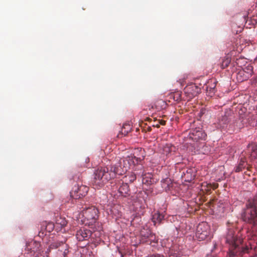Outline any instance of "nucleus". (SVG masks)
<instances>
[{"instance_id":"29","label":"nucleus","mask_w":257,"mask_h":257,"mask_svg":"<svg viewBox=\"0 0 257 257\" xmlns=\"http://www.w3.org/2000/svg\"><path fill=\"white\" fill-rule=\"evenodd\" d=\"M230 58L228 56H226L222 59L221 63V67L222 69H224L227 67L230 63Z\"/></svg>"},{"instance_id":"35","label":"nucleus","mask_w":257,"mask_h":257,"mask_svg":"<svg viewBox=\"0 0 257 257\" xmlns=\"http://www.w3.org/2000/svg\"><path fill=\"white\" fill-rule=\"evenodd\" d=\"M212 189H215L218 187V184L216 183L211 184Z\"/></svg>"},{"instance_id":"7","label":"nucleus","mask_w":257,"mask_h":257,"mask_svg":"<svg viewBox=\"0 0 257 257\" xmlns=\"http://www.w3.org/2000/svg\"><path fill=\"white\" fill-rule=\"evenodd\" d=\"M248 119L247 116L245 115H239L232 123L228 125V131L234 132L239 131L247 124Z\"/></svg>"},{"instance_id":"9","label":"nucleus","mask_w":257,"mask_h":257,"mask_svg":"<svg viewBox=\"0 0 257 257\" xmlns=\"http://www.w3.org/2000/svg\"><path fill=\"white\" fill-rule=\"evenodd\" d=\"M207 135L206 133L200 128H196L189 133V138L194 141L204 140Z\"/></svg>"},{"instance_id":"32","label":"nucleus","mask_w":257,"mask_h":257,"mask_svg":"<svg viewBox=\"0 0 257 257\" xmlns=\"http://www.w3.org/2000/svg\"><path fill=\"white\" fill-rule=\"evenodd\" d=\"M47 254L46 255H45L43 252H39L34 257H52L49 253Z\"/></svg>"},{"instance_id":"18","label":"nucleus","mask_w":257,"mask_h":257,"mask_svg":"<svg viewBox=\"0 0 257 257\" xmlns=\"http://www.w3.org/2000/svg\"><path fill=\"white\" fill-rule=\"evenodd\" d=\"M124 181H122V185L118 188V191L122 196H125L128 194L130 189L127 183H123Z\"/></svg>"},{"instance_id":"13","label":"nucleus","mask_w":257,"mask_h":257,"mask_svg":"<svg viewBox=\"0 0 257 257\" xmlns=\"http://www.w3.org/2000/svg\"><path fill=\"white\" fill-rule=\"evenodd\" d=\"M247 153L251 160L257 158V146L255 144H250L247 146Z\"/></svg>"},{"instance_id":"42","label":"nucleus","mask_w":257,"mask_h":257,"mask_svg":"<svg viewBox=\"0 0 257 257\" xmlns=\"http://www.w3.org/2000/svg\"><path fill=\"white\" fill-rule=\"evenodd\" d=\"M164 182H167L168 181V179L164 180Z\"/></svg>"},{"instance_id":"25","label":"nucleus","mask_w":257,"mask_h":257,"mask_svg":"<svg viewBox=\"0 0 257 257\" xmlns=\"http://www.w3.org/2000/svg\"><path fill=\"white\" fill-rule=\"evenodd\" d=\"M212 189L211 183L204 182L202 184L201 190L206 193H210Z\"/></svg>"},{"instance_id":"2","label":"nucleus","mask_w":257,"mask_h":257,"mask_svg":"<svg viewBox=\"0 0 257 257\" xmlns=\"http://www.w3.org/2000/svg\"><path fill=\"white\" fill-rule=\"evenodd\" d=\"M144 160V157H137L135 156H128L126 159H122L119 160L120 165L118 167H115L114 172L116 174L121 175L127 171L130 168V166L132 165L134 166V171L135 172L143 173V182H144V167L142 165V161Z\"/></svg>"},{"instance_id":"22","label":"nucleus","mask_w":257,"mask_h":257,"mask_svg":"<svg viewBox=\"0 0 257 257\" xmlns=\"http://www.w3.org/2000/svg\"><path fill=\"white\" fill-rule=\"evenodd\" d=\"M215 82H213L212 84H209L206 87V92L208 96L212 97L215 92Z\"/></svg>"},{"instance_id":"24","label":"nucleus","mask_w":257,"mask_h":257,"mask_svg":"<svg viewBox=\"0 0 257 257\" xmlns=\"http://www.w3.org/2000/svg\"><path fill=\"white\" fill-rule=\"evenodd\" d=\"M123 209L119 205H113V214L116 216V218L121 216L122 210Z\"/></svg>"},{"instance_id":"5","label":"nucleus","mask_w":257,"mask_h":257,"mask_svg":"<svg viewBox=\"0 0 257 257\" xmlns=\"http://www.w3.org/2000/svg\"><path fill=\"white\" fill-rule=\"evenodd\" d=\"M140 243H147L154 246L157 243L156 236L148 228H143L140 231Z\"/></svg>"},{"instance_id":"23","label":"nucleus","mask_w":257,"mask_h":257,"mask_svg":"<svg viewBox=\"0 0 257 257\" xmlns=\"http://www.w3.org/2000/svg\"><path fill=\"white\" fill-rule=\"evenodd\" d=\"M132 130V126L129 123H124L122 127L121 128V130L120 131V134L118 135V136L120 135L125 136L129 132H130Z\"/></svg>"},{"instance_id":"11","label":"nucleus","mask_w":257,"mask_h":257,"mask_svg":"<svg viewBox=\"0 0 257 257\" xmlns=\"http://www.w3.org/2000/svg\"><path fill=\"white\" fill-rule=\"evenodd\" d=\"M55 227V225L52 222H44L43 223L41 230L39 233L40 237H44L47 235V233L51 232Z\"/></svg>"},{"instance_id":"20","label":"nucleus","mask_w":257,"mask_h":257,"mask_svg":"<svg viewBox=\"0 0 257 257\" xmlns=\"http://www.w3.org/2000/svg\"><path fill=\"white\" fill-rule=\"evenodd\" d=\"M175 150L174 146L170 144H167L163 148V153L167 156H169L172 154L173 152H175Z\"/></svg>"},{"instance_id":"26","label":"nucleus","mask_w":257,"mask_h":257,"mask_svg":"<svg viewBox=\"0 0 257 257\" xmlns=\"http://www.w3.org/2000/svg\"><path fill=\"white\" fill-rule=\"evenodd\" d=\"M248 251L247 252H244L240 257H257L256 254H254V250L250 245L248 247Z\"/></svg>"},{"instance_id":"41","label":"nucleus","mask_w":257,"mask_h":257,"mask_svg":"<svg viewBox=\"0 0 257 257\" xmlns=\"http://www.w3.org/2000/svg\"><path fill=\"white\" fill-rule=\"evenodd\" d=\"M153 126H156V127L158 128V127H160V124H159V123H157V124H153Z\"/></svg>"},{"instance_id":"12","label":"nucleus","mask_w":257,"mask_h":257,"mask_svg":"<svg viewBox=\"0 0 257 257\" xmlns=\"http://www.w3.org/2000/svg\"><path fill=\"white\" fill-rule=\"evenodd\" d=\"M67 224V221L65 218L59 217L57 218L55 224L56 229L64 232L66 231L65 227Z\"/></svg>"},{"instance_id":"14","label":"nucleus","mask_w":257,"mask_h":257,"mask_svg":"<svg viewBox=\"0 0 257 257\" xmlns=\"http://www.w3.org/2000/svg\"><path fill=\"white\" fill-rule=\"evenodd\" d=\"M141 176L143 177V173L141 172H134L132 173L130 175L125 176L123 177L124 181L129 182L130 183L133 182L137 178V176Z\"/></svg>"},{"instance_id":"8","label":"nucleus","mask_w":257,"mask_h":257,"mask_svg":"<svg viewBox=\"0 0 257 257\" xmlns=\"http://www.w3.org/2000/svg\"><path fill=\"white\" fill-rule=\"evenodd\" d=\"M200 88L195 84H190L186 86L184 89V93L188 99H191L200 92Z\"/></svg>"},{"instance_id":"21","label":"nucleus","mask_w":257,"mask_h":257,"mask_svg":"<svg viewBox=\"0 0 257 257\" xmlns=\"http://www.w3.org/2000/svg\"><path fill=\"white\" fill-rule=\"evenodd\" d=\"M230 119V118L229 117V116L225 114L224 115L222 116V118L219 119V125L220 126L223 128L225 127H228V123L229 121V120Z\"/></svg>"},{"instance_id":"1","label":"nucleus","mask_w":257,"mask_h":257,"mask_svg":"<svg viewBox=\"0 0 257 257\" xmlns=\"http://www.w3.org/2000/svg\"><path fill=\"white\" fill-rule=\"evenodd\" d=\"M225 241L228 249V257H240L244 252L248 251V247L250 244H244L243 238L232 229H228Z\"/></svg>"},{"instance_id":"40","label":"nucleus","mask_w":257,"mask_h":257,"mask_svg":"<svg viewBox=\"0 0 257 257\" xmlns=\"http://www.w3.org/2000/svg\"><path fill=\"white\" fill-rule=\"evenodd\" d=\"M244 72V71H240L238 73V75H240L241 76V74H243Z\"/></svg>"},{"instance_id":"34","label":"nucleus","mask_w":257,"mask_h":257,"mask_svg":"<svg viewBox=\"0 0 257 257\" xmlns=\"http://www.w3.org/2000/svg\"><path fill=\"white\" fill-rule=\"evenodd\" d=\"M246 69L248 71H249V72L248 73H249V74L251 75L252 73V66H248L246 67Z\"/></svg>"},{"instance_id":"15","label":"nucleus","mask_w":257,"mask_h":257,"mask_svg":"<svg viewBox=\"0 0 257 257\" xmlns=\"http://www.w3.org/2000/svg\"><path fill=\"white\" fill-rule=\"evenodd\" d=\"M247 165L246 159L243 155H242V157L240 158L239 162L238 165L234 168V171L235 172H239L242 171L243 169H244Z\"/></svg>"},{"instance_id":"10","label":"nucleus","mask_w":257,"mask_h":257,"mask_svg":"<svg viewBox=\"0 0 257 257\" xmlns=\"http://www.w3.org/2000/svg\"><path fill=\"white\" fill-rule=\"evenodd\" d=\"M92 235V231L86 228H81L76 233L77 239L79 241L88 240Z\"/></svg>"},{"instance_id":"33","label":"nucleus","mask_w":257,"mask_h":257,"mask_svg":"<svg viewBox=\"0 0 257 257\" xmlns=\"http://www.w3.org/2000/svg\"><path fill=\"white\" fill-rule=\"evenodd\" d=\"M122 159V158H119V159H117V158H115V159H117V161H118V163H116V164H115V167H114V169H113V173L116 174V173L114 172V171L115 170V167H119V166L120 165V164H119V160H120V159Z\"/></svg>"},{"instance_id":"31","label":"nucleus","mask_w":257,"mask_h":257,"mask_svg":"<svg viewBox=\"0 0 257 257\" xmlns=\"http://www.w3.org/2000/svg\"><path fill=\"white\" fill-rule=\"evenodd\" d=\"M181 95L179 92L174 94V99L176 101H179L181 99Z\"/></svg>"},{"instance_id":"4","label":"nucleus","mask_w":257,"mask_h":257,"mask_svg":"<svg viewBox=\"0 0 257 257\" xmlns=\"http://www.w3.org/2000/svg\"><path fill=\"white\" fill-rule=\"evenodd\" d=\"M99 211L95 206H91L82 211L84 223L88 226L92 225L98 218Z\"/></svg>"},{"instance_id":"6","label":"nucleus","mask_w":257,"mask_h":257,"mask_svg":"<svg viewBox=\"0 0 257 257\" xmlns=\"http://www.w3.org/2000/svg\"><path fill=\"white\" fill-rule=\"evenodd\" d=\"M210 229L207 222H202L198 224L196 232V237L199 240H203L207 238H210Z\"/></svg>"},{"instance_id":"30","label":"nucleus","mask_w":257,"mask_h":257,"mask_svg":"<svg viewBox=\"0 0 257 257\" xmlns=\"http://www.w3.org/2000/svg\"><path fill=\"white\" fill-rule=\"evenodd\" d=\"M79 186H75L72 191L70 192V195L71 198L75 199V196L76 195L78 194L79 190H77V188H79Z\"/></svg>"},{"instance_id":"28","label":"nucleus","mask_w":257,"mask_h":257,"mask_svg":"<svg viewBox=\"0 0 257 257\" xmlns=\"http://www.w3.org/2000/svg\"><path fill=\"white\" fill-rule=\"evenodd\" d=\"M166 105L165 101L162 99L157 101L155 103V107L156 109L160 110Z\"/></svg>"},{"instance_id":"39","label":"nucleus","mask_w":257,"mask_h":257,"mask_svg":"<svg viewBox=\"0 0 257 257\" xmlns=\"http://www.w3.org/2000/svg\"><path fill=\"white\" fill-rule=\"evenodd\" d=\"M118 253L120 257H122L123 256V255H122V253L118 249V251L117 252H116V253Z\"/></svg>"},{"instance_id":"37","label":"nucleus","mask_w":257,"mask_h":257,"mask_svg":"<svg viewBox=\"0 0 257 257\" xmlns=\"http://www.w3.org/2000/svg\"><path fill=\"white\" fill-rule=\"evenodd\" d=\"M169 257H178L177 254L176 253H172L171 252L170 255H169Z\"/></svg>"},{"instance_id":"3","label":"nucleus","mask_w":257,"mask_h":257,"mask_svg":"<svg viewBox=\"0 0 257 257\" xmlns=\"http://www.w3.org/2000/svg\"><path fill=\"white\" fill-rule=\"evenodd\" d=\"M110 179V174L107 169L99 168L94 172V177L91 180V184L94 188L98 189Z\"/></svg>"},{"instance_id":"36","label":"nucleus","mask_w":257,"mask_h":257,"mask_svg":"<svg viewBox=\"0 0 257 257\" xmlns=\"http://www.w3.org/2000/svg\"><path fill=\"white\" fill-rule=\"evenodd\" d=\"M159 123L160 124L165 125L166 124V121H165L163 119L159 120Z\"/></svg>"},{"instance_id":"17","label":"nucleus","mask_w":257,"mask_h":257,"mask_svg":"<svg viewBox=\"0 0 257 257\" xmlns=\"http://www.w3.org/2000/svg\"><path fill=\"white\" fill-rule=\"evenodd\" d=\"M164 218V216L158 211H157L153 214L152 220L154 225H156L157 223L160 224Z\"/></svg>"},{"instance_id":"19","label":"nucleus","mask_w":257,"mask_h":257,"mask_svg":"<svg viewBox=\"0 0 257 257\" xmlns=\"http://www.w3.org/2000/svg\"><path fill=\"white\" fill-rule=\"evenodd\" d=\"M77 189L79 191L78 194L75 196V199H79L81 197L85 196L87 194L89 189L86 186L81 185L79 186V188H77Z\"/></svg>"},{"instance_id":"27","label":"nucleus","mask_w":257,"mask_h":257,"mask_svg":"<svg viewBox=\"0 0 257 257\" xmlns=\"http://www.w3.org/2000/svg\"><path fill=\"white\" fill-rule=\"evenodd\" d=\"M102 233L99 231H94L93 232H92V235L91 236L90 239L92 241L95 240L97 241V240L100 237Z\"/></svg>"},{"instance_id":"38","label":"nucleus","mask_w":257,"mask_h":257,"mask_svg":"<svg viewBox=\"0 0 257 257\" xmlns=\"http://www.w3.org/2000/svg\"><path fill=\"white\" fill-rule=\"evenodd\" d=\"M150 257H164V256L159 254H153Z\"/></svg>"},{"instance_id":"16","label":"nucleus","mask_w":257,"mask_h":257,"mask_svg":"<svg viewBox=\"0 0 257 257\" xmlns=\"http://www.w3.org/2000/svg\"><path fill=\"white\" fill-rule=\"evenodd\" d=\"M40 247V244L38 242L35 241H32L27 244L26 248L28 250H30L31 252H37L39 250Z\"/></svg>"},{"instance_id":"43","label":"nucleus","mask_w":257,"mask_h":257,"mask_svg":"<svg viewBox=\"0 0 257 257\" xmlns=\"http://www.w3.org/2000/svg\"><path fill=\"white\" fill-rule=\"evenodd\" d=\"M110 208H111V206L110 207ZM110 209V211H111V208H109Z\"/></svg>"}]
</instances>
